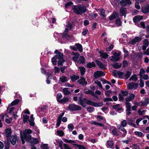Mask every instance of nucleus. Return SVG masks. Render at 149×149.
<instances>
[{
    "instance_id": "1",
    "label": "nucleus",
    "mask_w": 149,
    "mask_h": 149,
    "mask_svg": "<svg viewBox=\"0 0 149 149\" xmlns=\"http://www.w3.org/2000/svg\"><path fill=\"white\" fill-rule=\"evenodd\" d=\"M78 103L84 107H86V104L91 105L95 107H100L103 105L102 103H98L94 102L90 100H87L85 98H83V99L80 100L79 101Z\"/></svg>"
},
{
    "instance_id": "49",
    "label": "nucleus",
    "mask_w": 149,
    "mask_h": 149,
    "mask_svg": "<svg viewBox=\"0 0 149 149\" xmlns=\"http://www.w3.org/2000/svg\"><path fill=\"white\" fill-rule=\"evenodd\" d=\"M135 134L138 136L141 137L143 136V133L140 132L136 131L134 132Z\"/></svg>"
},
{
    "instance_id": "2",
    "label": "nucleus",
    "mask_w": 149,
    "mask_h": 149,
    "mask_svg": "<svg viewBox=\"0 0 149 149\" xmlns=\"http://www.w3.org/2000/svg\"><path fill=\"white\" fill-rule=\"evenodd\" d=\"M73 12L79 15H81L85 13L86 10V7L83 5L78 4L72 6Z\"/></svg>"
},
{
    "instance_id": "56",
    "label": "nucleus",
    "mask_w": 149,
    "mask_h": 149,
    "mask_svg": "<svg viewBox=\"0 0 149 149\" xmlns=\"http://www.w3.org/2000/svg\"><path fill=\"white\" fill-rule=\"evenodd\" d=\"M95 83L97 84L101 88H102L101 83L99 81L96 80L95 81Z\"/></svg>"
},
{
    "instance_id": "10",
    "label": "nucleus",
    "mask_w": 149,
    "mask_h": 149,
    "mask_svg": "<svg viewBox=\"0 0 149 149\" xmlns=\"http://www.w3.org/2000/svg\"><path fill=\"white\" fill-rule=\"evenodd\" d=\"M120 3L122 6H125L127 4H131L132 2L130 0H122L120 1Z\"/></svg>"
},
{
    "instance_id": "37",
    "label": "nucleus",
    "mask_w": 149,
    "mask_h": 149,
    "mask_svg": "<svg viewBox=\"0 0 149 149\" xmlns=\"http://www.w3.org/2000/svg\"><path fill=\"white\" fill-rule=\"evenodd\" d=\"M121 64H119L117 63H115L112 65V66L114 68L116 69L119 68L121 67Z\"/></svg>"
},
{
    "instance_id": "39",
    "label": "nucleus",
    "mask_w": 149,
    "mask_h": 149,
    "mask_svg": "<svg viewBox=\"0 0 149 149\" xmlns=\"http://www.w3.org/2000/svg\"><path fill=\"white\" fill-rule=\"evenodd\" d=\"M62 95L60 93H58L57 94L56 96V100L57 101L59 102L60 101L61 98L62 97Z\"/></svg>"
},
{
    "instance_id": "60",
    "label": "nucleus",
    "mask_w": 149,
    "mask_h": 149,
    "mask_svg": "<svg viewBox=\"0 0 149 149\" xmlns=\"http://www.w3.org/2000/svg\"><path fill=\"white\" fill-rule=\"evenodd\" d=\"M56 58L55 57V56L52 59V61L54 65H56Z\"/></svg>"
},
{
    "instance_id": "16",
    "label": "nucleus",
    "mask_w": 149,
    "mask_h": 149,
    "mask_svg": "<svg viewBox=\"0 0 149 149\" xmlns=\"http://www.w3.org/2000/svg\"><path fill=\"white\" fill-rule=\"evenodd\" d=\"M143 19V17L142 16L138 15L134 17L133 20L134 22H138Z\"/></svg>"
},
{
    "instance_id": "31",
    "label": "nucleus",
    "mask_w": 149,
    "mask_h": 149,
    "mask_svg": "<svg viewBox=\"0 0 149 149\" xmlns=\"http://www.w3.org/2000/svg\"><path fill=\"white\" fill-rule=\"evenodd\" d=\"M69 101V99L68 98L66 97H64L63 98L61 99L59 102L60 103H63L68 102Z\"/></svg>"
},
{
    "instance_id": "9",
    "label": "nucleus",
    "mask_w": 149,
    "mask_h": 149,
    "mask_svg": "<svg viewBox=\"0 0 149 149\" xmlns=\"http://www.w3.org/2000/svg\"><path fill=\"white\" fill-rule=\"evenodd\" d=\"M77 81L79 84L83 86H86L87 84V82L86 81L84 77H81Z\"/></svg>"
},
{
    "instance_id": "26",
    "label": "nucleus",
    "mask_w": 149,
    "mask_h": 149,
    "mask_svg": "<svg viewBox=\"0 0 149 149\" xmlns=\"http://www.w3.org/2000/svg\"><path fill=\"white\" fill-rule=\"evenodd\" d=\"M86 66L87 68H91L92 67H95V65L94 62H92L91 63L88 62V63Z\"/></svg>"
},
{
    "instance_id": "61",
    "label": "nucleus",
    "mask_w": 149,
    "mask_h": 149,
    "mask_svg": "<svg viewBox=\"0 0 149 149\" xmlns=\"http://www.w3.org/2000/svg\"><path fill=\"white\" fill-rule=\"evenodd\" d=\"M54 68L55 69V73H59L60 72V69L58 68L55 66L54 67Z\"/></svg>"
},
{
    "instance_id": "14",
    "label": "nucleus",
    "mask_w": 149,
    "mask_h": 149,
    "mask_svg": "<svg viewBox=\"0 0 149 149\" xmlns=\"http://www.w3.org/2000/svg\"><path fill=\"white\" fill-rule=\"evenodd\" d=\"M73 56L72 57V59L74 61H77L79 57L80 54L78 53H73Z\"/></svg>"
},
{
    "instance_id": "57",
    "label": "nucleus",
    "mask_w": 149,
    "mask_h": 149,
    "mask_svg": "<svg viewBox=\"0 0 149 149\" xmlns=\"http://www.w3.org/2000/svg\"><path fill=\"white\" fill-rule=\"evenodd\" d=\"M42 149H49L47 144H44L41 147Z\"/></svg>"
},
{
    "instance_id": "62",
    "label": "nucleus",
    "mask_w": 149,
    "mask_h": 149,
    "mask_svg": "<svg viewBox=\"0 0 149 149\" xmlns=\"http://www.w3.org/2000/svg\"><path fill=\"white\" fill-rule=\"evenodd\" d=\"M121 92L122 95L124 96H127L128 94V92L127 91H121Z\"/></svg>"
},
{
    "instance_id": "33",
    "label": "nucleus",
    "mask_w": 149,
    "mask_h": 149,
    "mask_svg": "<svg viewBox=\"0 0 149 149\" xmlns=\"http://www.w3.org/2000/svg\"><path fill=\"white\" fill-rule=\"evenodd\" d=\"M124 127H122V126L121 125H118V129L122 131L123 132H125V134H126L127 133V131L125 130V129L123 128Z\"/></svg>"
},
{
    "instance_id": "59",
    "label": "nucleus",
    "mask_w": 149,
    "mask_h": 149,
    "mask_svg": "<svg viewBox=\"0 0 149 149\" xmlns=\"http://www.w3.org/2000/svg\"><path fill=\"white\" fill-rule=\"evenodd\" d=\"M113 47V45H111L109 47L106 48V50L107 51H111Z\"/></svg>"
},
{
    "instance_id": "23",
    "label": "nucleus",
    "mask_w": 149,
    "mask_h": 149,
    "mask_svg": "<svg viewBox=\"0 0 149 149\" xmlns=\"http://www.w3.org/2000/svg\"><path fill=\"white\" fill-rule=\"evenodd\" d=\"M142 104L141 105V106H145L148 104L149 103V99L147 98L145 99L143 102H141Z\"/></svg>"
},
{
    "instance_id": "44",
    "label": "nucleus",
    "mask_w": 149,
    "mask_h": 149,
    "mask_svg": "<svg viewBox=\"0 0 149 149\" xmlns=\"http://www.w3.org/2000/svg\"><path fill=\"white\" fill-rule=\"evenodd\" d=\"M100 15L102 17H105V10L103 9H100Z\"/></svg>"
},
{
    "instance_id": "58",
    "label": "nucleus",
    "mask_w": 149,
    "mask_h": 149,
    "mask_svg": "<svg viewBox=\"0 0 149 149\" xmlns=\"http://www.w3.org/2000/svg\"><path fill=\"white\" fill-rule=\"evenodd\" d=\"M65 26L68 27L69 30H70L72 28V26L71 24L69 22H67Z\"/></svg>"
},
{
    "instance_id": "47",
    "label": "nucleus",
    "mask_w": 149,
    "mask_h": 149,
    "mask_svg": "<svg viewBox=\"0 0 149 149\" xmlns=\"http://www.w3.org/2000/svg\"><path fill=\"white\" fill-rule=\"evenodd\" d=\"M116 23L118 26H120L121 25V22L120 21V19L119 18H117L116 19Z\"/></svg>"
},
{
    "instance_id": "22",
    "label": "nucleus",
    "mask_w": 149,
    "mask_h": 149,
    "mask_svg": "<svg viewBox=\"0 0 149 149\" xmlns=\"http://www.w3.org/2000/svg\"><path fill=\"white\" fill-rule=\"evenodd\" d=\"M33 115L32 114L30 116V119L29 120V122L30 123V125L31 126H33L34 125V123L33 122L34 118L33 117Z\"/></svg>"
},
{
    "instance_id": "41",
    "label": "nucleus",
    "mask_w": 149,
    "mask_h": 149,
    "mask_svg": "<svg viewBox=\"0 0 149 149\" xmlns=\"http://www.w3.org/2000/svg\"><path fill=\"white\" fill-rule=\"evenodd\" d=\"M126 104V110H131V104L130 103L126 102L125 103Z\"/></svg>"
},
{
    "instance_id": "8",
    "label": "nucleus",
    "mask_w": 149,
    "mask_h": 149,
    "mask_svg": "<svg viewBox=\"0 0 149 149\" xmlns=\"http://www.w3.org/2000/svg\"><path fill=\"white\" fill-rule=\"evenodd\" d=\"M10 141L11 144L14 145L16 144L17 141L16 135L15 134L11 136L10 138Z\"/></svg>"
},
{
    "instance_id": "53",
    "label": "nucleus",
    "mask_w": 149,
    "mask_h": 149,
    "mask_svg": "<svg viewBox=\"0 0 149 149\" xmlns=\"http://www.w3.org/2000/svg\"><path fill=\"white\" fill-rule=\"evenodd\" d=\"M114 56L116 58H118L119 59V60L120 59L119 56L120 55V53H117L116 52H115L113 54Z\"/></svg>"
},
{
    "instance_id": "19",
    "label": "nucleus",
    "mask_w": 149,
    "mask_h": 149,
    "mask_svg": "<svg viewBox=\"0 0 149 149\" xmlns=\"http://www.w3.org/2000/svg\"><path fill=\"white\" fill-rule=\"evenodd\" d=\"M95 61L97 64L98 65L100 68H101L102 69H105V67L104 66L101 62L97 60H96Z\"/></svg>"
},
{
    "instance_id": "3",
    "label": "nucleus",
    "mask_w": 149,
    "mask_h": 149,
    "mask_svg": "<svg viewBox=\"0 0 149 149\" xmlns=\"http://www.w3.org/2000/svg\"><path fill=\"white\" fill-rule=\"evenodd\" d=\"M32 132L30 129L25 130L23 132V136L21 135V137L22 144L25 143V141L30 142L31 139V136L30 134Z\"/></svg>"
},
{
    "instance_id": "12",
    "label": "nucleus",
    "mask_w": 149,
    "mask_h": 149,
    "mask_svg": "<svg viewBox=\"0 0 149 149\" xmlns=\"http://www.w3.org/2000/svg\"><path fill=\"white\" fill-rule=\"evenodd\" d=\"M141 11L144 13H146L149 12V4L141 8Z\"/></svg>"
},
{
    "instance_id": "5",
    "label": "nucleus",
    "mask_w": 149,
    "mask_h": 149,
    "mask_svg": "<svg viewBox=\"0 0 149 149\" xmlns=\"http://www.w3.org/2000/svg\"><path fill=\"white\" fill-rule=\"evenodd\" d=\"M68 108L70 110L73 111L80 110L81 109V107L72 104L69 105Z\"/></svg>"
},
{
    "instance_id": "36",
    "label": "nucleus",
    "mask_w": 149,
    "mask_h": 149,
    "mask_svg": "<svg viewBox=\"0 0 149 149\" xmlns=\"http://www.w3.org/2000/svg\"><path fill=\"white\" fill-rule=\"evenodd\" d=\"M85 59L83 56L79 57L78 62H80L81 63H83L85 62Z\"/></svg>"
},
{
    "instance_id": "29",
    "label": "nucleus",
    "mask_w": 149,
    "mask_h": 149,
    "mask_svg": "<svg viewBox=\"0 0 149 149\" xmlns=\"http://www.w3.org/2000/svg\"><path fill=\"white\" fill-rule=\"evenodd\" d=\"M23 121L24 123H27L29 121V117L26 115H23Z\"/></svg>"
},
{
    "instance_id": "43",
    "label": "nucleus",
    "mask_w": 149,
    "mask_h": 149,
    "mask_svg": "<svg viewBox=\"0 0 149 149\" xmlns=\"http://www.w3.org/2000/svg\"><path fill=\"white\" fill-rule=\"evenodd\" d=\"M131 74V73L129 71H127L126 73L125 74L124 76L126 79L129 78Z\"/></svg>"
},
{
    "instance_id": "25",
    "label": "nucleus",
    "mask_w": 149,
    "mask_h": 149,
    "mask_svg": "<svg viewBox=\"0 0 149 149\" xmlns=\"http://www.w3.org/2000/svg\"><path fill=\"white\" fill-rule=\"evenodd\" d=\"M59 79L62 83L66 82L68 81L67 77L64 76H62L61 77H60Z\"/></svg>"
},
{
    "instance_id": "13",
    "label": "nucleus",
    "mask_w": 149,
    "mask_h": 149,
    "mask_svg": "<svg viewBox=\"0 0 149 149\" xmlns=\"http://www.w3.org/2000/svg\"><path fill=\"white\" fill-rule=\"evenodd\" d=\"M135 96L134 94H130L128 97L125 99V100L127 102L131 101L134 99Z\"/></svg>"
},
{
    "instance_id": "54",
    "label": "nucleus",
    "mask_w": 149,
    "mask_h": 149,
    "mask_svg": "<svg viewBox=\"0 0 149 149\" xmlns=\"http://www.w3.org/2000/svg\"><path fill=\"white\" fill-rule=\"evenodd\" d=\"M62 37L63 38H65L67 39H70L71 38V36L67 34H63Z\"/></svg>"
},
{
    "instance_id": "55",
    "label": "nucleus",
    "mask_w": 149,
    "mask_h": 149,
    "mask_svg": "<svg viewBox=\"0 0 149 149\" xmlns=\"http://www.w3.org/2000/svg\"><path fill=\"white\" fill-rule=\"evenodd\" d=\"M61 119L58 118L57 122L56 124V126L58 127L61 124Z\"/></svg>"
},
{
    "instance_id": "46",
    "label": "nucleus",
    "mask_w": 149,
    "mask_h": 149,
    "mask_svg": "<svg viewBox=\"0 0 149 149\" xmlns=\"http://www.w3.org/2000/svg\"><path fill=\"white\" fill-rule=\"evenodd\" d=\"M117 75L120 78H122L124 74V73L122 72L118 71L117 73Z\"/></svg>"
},
{
    "instance_id": "18",
    "label": "nucleus",
    "mask_w": 149,
    "mask_h": 149,
    "mask_svg": "<svg viewBox=\"0 0 149 149\" xmlns=\"http://www.w3.org/2000/svg\"><path fill=\"white\" fill-rule=\"evenodd\" d=\"M149 42L148 41V40L147 39H145L143 41V46L142 49L143 50H145L147 47L148 45Z\"/></svg>"
},
{
    "instance_id": "51",
    "label": "nucleus",
    "mask_w": 149,
    "mask_h": 149,
    "mask_svg": "<svg viewBox=\"0 0 149 149\" xmlns=\"http://www.w3.org/2000/svg\"><path fill=\"white\" fill-rule=\"evenodd\" d=\"M57 133L58 135L60 136H62L64 134V132L62 131H57Z\"/></svg>"
},
{
    "instance_id": "32",
    "label": "nucleus",
    "mask_w": 149,
    "mask_h": 149,
    "mask_svg": "<svg viewBox=\"0 0 149 149\" xmlns=\"http://www.w3.org/2000/svg\"><path fill=\"white\" fill-rule=\"evenodd\" d=\"M118 17V14L116 12H114L110 17L109 19L111 20L116 18Z\"/></svg>"
},
{
    "instance_id": "42",
    "label": "nucleus",
    "mask_w": 149,
    "mask_h": 149,
    "mask_svg": "<svg viewBox=\"0 0 149 149\" xmlns=\"http://www.w3.org/2000/svg\"><path fill=\"white\" fill-rule=\"evenodd\" d=\"M19 99H16L14 100L11 103V106H13L17 104L19 102Z\"/></svg>"
},
{
    "instance_id": "27",
    "label": "nucleus",
    "mask_w": 149,
    "mask_h": 149,
    "mask_svg": "<svg viewBox=\"0 0 149 149\" xmlns=\"http://www.w3.org/2000/svg\"><path fill=\"white\" fill-rule=\"evenodd\" d=\"M63 92L65 95H68L70 94L71 93L68 91V88H64L63 90Z\"/></svg>"
},
{
    "instance_id": "64",
    "label": "nucleus",
    "mask_w": 149,
    "mask_h": 149,
    "mask_svg": "<svg viewBox=\"0 0 149 149\" xmlns=\"http://www.w3.org/2000/svg\"><path fill=\"white\" fill-rule=\"evenodd\" d=\"M111 58L110 59L111 61H119V59L118 58H116L114 56H111Z\"/></svg>"
},
{
    "instance_id": "7",
    "label": "nucleus",
    "mask_w": 149,
    "mask_h": 149,
    "mask_svg": "<svg viewBox=\"0 0 149 149\" xmlns=\"http://www.w3.org/2000/svg\"><path fill=\"white\" fill-rule=\"evenodd\" d=\"M105 74L103 71H97L94 73V77L95 78H97L101 76H104Z\"/></svg>"
},
{
    "instance_id": "6",
    "label": "nucleus",
    "mask_w": 149,
    "mask_h": 149,
    "mask_svg": "<svg viewBox=\"0 0 149 149\" xmlns=\"http://www.w3.org/2000/svg\"><path fill=\"white\" fill-rule=\"evenodd\" d=\"M128 88L129 89H136L138 87L139 84L137 83H130L127 85Z\"/></svg>"
},
{
    "instance_id": "50",
    "label": "nucleus",
    "mask_w": 149,
    "mask_h": 149,
    "mask_svg": "<svg viewBox=\"0 0 149 149\" xmlns=\"http://www.w3.org/2000/svg\"><path fill=\"white\" fill-rule=\"evenodd\" d=\"M121 126L123 127H125L127 125V122L125 120H123L121 123Z\"/></svg>"
},
{
    "instance_id": "20",
    "label": "nucleus",
    "mask_w": 149,
    "mask_h": 149,
    "mask_svg": "<svg viewBox=\"0 0 149 149\" xmlns=\"http://www.w3.org/2000/svg\"><path fill=\"white\" fill-rule=\"evenodd\" d=\"M70 78L71 80L73 82H74L78 79L79 78V76L75 75L74 74H72L71 76H70Z\"/></svg>"
},
{
    "instance_id": "11",
    "label": "nucleus",
    "mask_w": 149,
    "mask_h": 149,
    "mask_svg": "<svg viewBox=\"0 0 149 149\" xmlns=\"http://www.w3.org/2000/svg\"><path fill=\"white\" fill-rule=\"evenodd\" d=\"M31 146H34L38 143L39 140L38 139L35 138H31L30 141L29 142Z\"/></svg>"
},
{
    "instance_id": "15",
    "label": "nucleus",
    "mask_w": 149,
    "mask_h": 149,
    "mask_svg": "<svg viewBox=\"0 0 149 149\" xmlns=\"http://www.w3.org/2000/svg\"><path fill=\"white\" fill-rule=\"evenodd\" d=\"M126 9L124 7H122L120 10V14L121 16H124L125 17H126Z\"/></svg>"
},
{
    "instance_id": "52",
    "label": "nucleus",
    "mask_w": 149,
    "mask_h": 149,
    "mask_svg": "<svg viewBox=\"0 0 149 149\" xmlns=\"http://www.w3.org/2000/svg\"><path fill=\"white\" fill-rule=\"evenodd\" d=\"M107 144L109 146H112L113 145V143L112 140H111L107 141Z\"/></svg>"
},
{
    "instance_id": "45",
    "label": "nucleus",
    "mask_w": 149,
    "mask_h": 149,
    "mask_svg": "<svg viewBox=\"0 0 149 149\" xmlns=\"http://www.w3.org/2000/svg\"><path fill=\"white\" fill-rule=\"evenodd\" d=\"M68 129L70 131L73 130L74 128L73 125L72 123H70L68 125Z\"/></svg>"
},
{
    "instance_id": "4",
    "label": "nucleus",
    "mask_w": 149,
    "mask_h": 149,
    "mask_svg": "<svg viewBox=\"0 0 149 149\" xmlns=\"http://www.w3.org/2000/svg\"><path fill=\"white\" fill-rule=\"evenodd\" d=\"M55 57L58 60V65H62L65 61L63 59V53L59 52L58 54L55 56Z\"/></svg>"
},
{
    "instance_id": "63",
    "label": "nucleus",
    "mask_w": 149,
    "mask_h": 149,
    "mask_svg": "<svg viewBox=\"0 0 149 149\" xmlns=\"http://www.w3.org/2000/svg\"><path fill=\"white\" fill-rule=\"evenodd\" d=\"M145 71L143 69H141L140 70V75L141 77H143V74H144Z\"/></svg>"
},
{
    "instance_id": "48",
    "label": "nucleus",
    "mask_w": 149,
    "mask_h": 149,
    "mask_svg": "<svg viewBox=\"0 0 149 149\" xmlns=\"http://www.w3.org/2000/svg\"><path fill=\"white\" fill-rule=\"evenodd\" d=\"M64 141L65 142H66L68 143H75V142L74 141L71 140H68L67 139H63Z\"/></svg>"
},
{
    "instance_id": "38",
    "label": "nucleus",
    "mask_w": 149,
    "mask_h": 149,
    "mask_svg": "<svg viewBox=\"0 0 149 149\" xmlns=\"http://www.w3.org/2000/svg\"><path fill=\"white\" fill-rule=\"evenodd\" d=\"M74 146H76L79 149H85L86 147L80 145H78L76 144H73Z\"/></svg>"
},
{
    "instance_id": "34",
    "label": "nucleus",
    "mask_w": 149,
    "mask_h": 149,
    "mask_svg": "<svg viewBox=\"0 0 149 149\" xmlns=\"http://www.w3.org/2000/svg\"><path fill=\"white\" fill-rule=\"evenodd\" d=\"M111 132L112 134L113 135L116 136L118 135L117 129L115 127H114V128L112 130Z\"/></svg>"
},
{
    "instance_id": "24",
    "label": "nucleus",
    "mask_w": 149,
    "mask_h": 149,
    "mask_svg": "<svg viewBox=\"0 0 149 149\" xmlns=\"http://www.w3.org/2000/svg\"><path fill=\"white\" fill-rule=\"evenodd\" d=\"M138 77L136 74H134L129 79L130 81L132 80L134 82L136 81Z\"/></svg>"
},
{
    "instance_id": "28",
    "label": "nucleus",
    "mask_w": 149,
    "mask_h": 149,
    "mask_svg": "<svg viewBox=\"0 0 149 149\" xmlns=\"http://www.w3.org/2000/svg\"><path fill=\"white\" fill-rule=\"evenodd\" d=\"M99 54H100V56L101 57L103 58L106 59L108 58V55L106 53H103L101 52H99Z\"/></svg>"
},
{
    "instance_id": "35",
    "label": "nucleus",
    "mask_w": 149,
    "mask_h": 149,
    "mask_svg": "<svg viewBox=\"0 0 149 149\" xmlns=\"http://www.w3.org/2000/svg\"><path fill=\"white\" fill-rule=\"evenodd\" d=\"M4 116L3 115H0V127H2L3 126V124L2 121H4Z\"/></svg>"
},
{
    "instance_id": "40",
    "label": "nucleus",
    "mask_w": 149,
    "mask_h": 149,
    "mask_svg": "<svg viewBox=\"0 0 149 149\" xmlns=\"http://www.w3.org/2000/svg\"><path fill=\"white\" fill-rule=\"evenodd\" d=\"M79 69L80 71L81 74L82 75H83L85 72V68L84 67H81L79 68Z\"/></svg>"
},
{
    "instance_id": "17",
    "label": "nucleus",
    "mask_w": 149,
    "mask_h": 149,
    "mask_svg": "<svg viewBox=\"0 0 149 149\" xmlns=\"http://www.w3.org/2000/svg\"><path fill=\"white\" fill-rule=\"evenodd\" d=\"M5 132L6 137H8L10 136L12 130L11 129L8 128L5 130Z\"/></svg>"
},
{
    "instance_id": "30",
    "label": "nucleus",
    "mask_w": 149,
    "mask_h": 149,
    "mask_svg": "<svg viewBox=\"0 0 149 149\" xmlns=\"http://www.w3.org/2000/svg\"><path fill=\"white\" fill-rule=\"evenodd\" d=\"M77 47V49H78L80 52H82L83 51V48L81 45L79 43H76L75 44Z\"/></svg>"
},
{
    "instance_id": "21",
    "label": "nucleus",
    "mask_w": 149,
    "mask_h": 149,
    "mask_svg": "<svg viewBox=\"0 0 149 149\" xmlns=\"http://www.w3.org/2000/svg\"><path fill=\"white\" fill-rule=\"evenodd\" d=\"M84 93L86 94H90L92 96H94V93L93 91L90 90L85 89L84 90Z\"/></svg>"
}]
</instances>
